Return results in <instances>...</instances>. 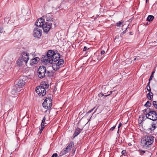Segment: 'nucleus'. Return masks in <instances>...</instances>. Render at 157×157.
<instances>
[{
    "mask_svg": "<svg viewBox=\"0 0 157 157\" xmlns=\"http://www.w3.org/2000/svg\"><path fill=\"white\" fill-rule=\"evenodd\" d=\"M146 117L153 121H157V114L155 111H150L148 113L146 114Z\"/></svg>",
    "mask_w": 157,
    "mask_h": 157,
    "instance_id": "423d86ee",
    "label": "nucleus"
},
{
    "mask_svg": "<svg viewBox=\"0 0 157 157\" xmlns=\"http://www.w3.org/2000/svg\"><path fill=\"white\" fill-rule=\"evenodd\" d=\"M137 59V57H136V58H135L134 59V61H135Z\"/></svg>",
    "mask_w": 157,
    "mask_h": 157,
    "instance_id": "de8ad7c7",
    "label": "nucleus"
},
{
    "mask_svg": "<svg viewBox=\"0 0 157 157\" xmlns=\"http://www.w3.org/2000/svg\"><path fill=\"white\" fill-rule=\"evenodd\" d=\"M45 120H46V118L45 117H44V118H43V119L42 121V122H41V128L40 130V132H39L40 134L41 133L42 131L43 130V129L44 128L45 122Z\"/></svg>",
    "mask_w": 157,
    "mask_h": 157,
    "instance_id": "2eb2a0df",
    "label": "nucleus"
},
{
    "mask_svg": "<svg viewBox=\"0 0 157 157\" xmlns=\"http://www.w3.org/2000/svg\"><path fill=\"white\" fill-rule=\"evenodd\" d=\"M68 151L67 150V149H66V148L61 151V153H62L63 155H64L67 153Z\"/></svg>",
    "mask_w": 157,
    "mask_h": 157,
    "instance_id": "bb28decb",
    "label": "nucleus"
},
{
    "mask_svg": "<svg viewBox=\"0 0 157 157\" xmlns=\"http://www.w3.org/2000/svg\"><path fill=\"white\" fill-rule=\"evenodd\" d=\"M122 124L121 123H120L118 126V128H119L121 126V125Z\"/></svg>",
    "mask_w": 157,
    "mask_h": 157,
    "instance_id": "37998d69",
    "label": "nucleus"
},
{
    "mask_svg": "<svg viewBox=\"0 0 157 157\" xmlns=\"http://www.w3.org/2000/svg\"><path fill=\"white\" fill-rule=\"evenodd\" d=\"M64 63V61L62 59H60L58 62L56 64L59 67L60 65H62Z\"/></svg>",
    "mask_w": 157,
    "mask_h": 157,
    "instance_id": "5701e85b",
    "label": "nucleus"
},
{
    "mask_svg": "<svg viewBox=\"0 0 157 157\" xmlns=\"http://www.w3.org/2000/svg\"><path fill=\"white\" fill-rule=\"evenodd\" d=\"M124 23V21H120L117 22L116 23V25L118 27H120L122 25L123 26V24Z\"/></svg>",
    "mask_w": 157,
    "mask_h": 157,
    "instance_id": "b1692460",
    "label": "nucleus"
},
{
    "mask_svg": "<svg viewBox=\"0 0 157 157\" xmlns=\"http://www.w3.org/2000/svg\"><path fill=\"white\" fill-rule=\"evenodd\" d=\"M154 137L153 136H146L141 140V145L145 149H148L154 142Z\"/></svg>",
    "mask_w": 157,
    "mask_h": 157,
    "instance_id": "f257e3e1",
    "label": "nucleus"
},
{
    "mask_svg": "<svg viewBox=\"0 0 157 157\" xmlns=\"http://www.w3.org/2000/svg\"><path fill=\"white\" fill-rule=\"evenodd\" d=\"M82 130L78 128H77L75 130V132L73 135V139L77 136L81 131Z\"/></svg>",
    "mask_w": 157,
    "mask_h": 157,
    "instance_id": "a211bd4d",
    "label": "nucleus"
},
{
    "mask_svg": "<svg viewBox=\"0 0 157 157\" xmlns=\"http://www.w3.org/2000/svg\"><path fill=\"white\" fill-rule=\"evenodd\" d=\"M52 101L50 98H46L42 104L44 108L46 109L45 112H46L47 110L50 109L52 106Z\"/></svg>",
    "mask_w": 157,
    "mask_h": 157,
    "instance_id": "20e7f679",
    "label": "nucleus"
},
{
    "mask_svg": "<svg viewBox=\"0 0 157 157\" xmlns=\"http://www.w3.org/2000/svg\"><path fill=\"white\" fill-rule=\"evenodd\" d=\"M116 127V126H113V127H112L110 129V131H113L115 128Z\"/></svg>",
    "mask_w": 157,
    "mask_h": 157,
    "instance_id": "f704fd0d",
    "label": "nucleus"
},
{
    "mask_svg": "<svg viewBox=\"0 0 157 157\" xmlns=\"http://www.w3.org/2000/svg\"><path fill=\"white\" fill-rule=\"evenodd\" d=\"M149 92V93H151V94H152V93L151 92V88H150V89H148V90H147Z\"/></svg>",
    "mask_w": 157,
    "mask_h": 157,
    "instance_id": "79ce46f5",
    "label": "nucleus"
},
{
    "mask_svg": "<svg viewBox=\"0 0 157 157\" xmlns=\"http://www.w3.org/2000/svg\"><path fill=\"white\" fill-rule=\"evenodd\" d=\"M153 97V94H151V93H148L147 94V97L148 98L149 100H151Z\"/></svg>",
    "mask_w": 157,
    "mask_h": 157,
    "instance_id": "a878e982",
    "label": "nucleus"
},
{
    "mask_svg": "<svg viewBox=\"0 0 157 157\" xmlns=\"http://www.w3.org/2000/svg\"><path fill=\"white\" fill-rule=\"evenodd\" d=\"M128 28H127L126 30L124 31L123 32V33L124 34V33H125L126 32V30Z\"/></svg>",
    "mask_w": 157,
    "mask_h": 157,
    "instance_id": "c03bdc74",
    "label": "nucleus"
},
{
    "mask_svg": "<svg viewBox=\"0 0 157 157\" xmlns=\"http://www.w3.org/2000/svg\"><path fill=\"white\" fill-rule=\"evenodd\" d=\"M27 78V77L25 76H22L21 78L22 82H20V86H22L25 85V81ZM21 80L20 79V81Z\"/></svg>",
    "mask_w": 157,
    "mask_h": 157,
    "instance_id": "f3484780",
    "label": "nucleus"
},
{
    "mask_svg": "<svg viewBox=\"0 0 157 157\" xmlns=\"http://www.w3.org/2000/svg\"><path fill=\"white\" fill-rule=\"evenodd\" d=\"M141 153H144L145 152V151H141Z\"/></svg>",
    "mask_w": 157,
    "mask_h": 157,
    "instance_id": "49530a36",
    "label": "nucleus"
},
{
    "mask_svg": "<svg viewBox=\"0 0 157 157\" xmlns=\"http://www.w3.org/2000/svg\"><path fill=\"white\" fill-rule=\"evenodd\" d=\"M150 83V82H149L148 83L147 85V86L146 88L147 90H148V89H150V86H149Z\"/></svg>",
    "mask_w": 157,
    "mask_h": 157,
    "instance_id": "473e14b6",
    "label": "nucleus"
},
{
    "mask_svg": "<svg viewBox=\"0 0 157 157\" xmlns=\"http://www.w3.org/2000/svg\"><path fill=\"white\" fill-rule=\"evenodd\" d=\"M46 67L44 66H40L38 70V77L42 78L46 76Z\"/></svg>",
    "mask_w": 157,
    "mask_h": 157,
    "instance_id": "39448f33",
    "label": "nucleus"
},
{
    "mask_svg": "<svg viewBox=\"0 0 157 157\" xmlns=\"http://www.w3.org/2000/svg\"><path fill=\"white\" fill-rule=\"evenodd\" d=\"M28 9L25 8L24 7H22L21 8L20 11V15L21 17H24L27 14Z\"/></svg>",
    "mask_w": 157,
    "mask_h": 157,
    "instance_id": "4468645a",
    "label": "nucleus"
},
{
    "mask_svg": "<svg viewBox=\"0 0 157 157\" xmlns=\"http://www.w3.org/2000/svg\"><path fill=\"white\" fill-rule=\"evenodd\" d=\"M58 156V154L57 153H54L53 154L51 157H57Z\"/></svg>",
    "mask_w": 157,
    "mask_h": 157,
    "instance_id": "72a5a7b5",
    "label": "nucleus"
},
{
    "mask_svg": "<svg viewBox=\"0 0 157 157\" xmlns=\"http://www.w3.org/2000/svg\"><path fill=\"white\" fill-rule=\"evenodd\" d=\"M110 94H112V91H110Z\"/></svg>",
    "mask_w": 157,
    "mask_h": 157,
    "instance_id": "3c124183",
    "label": "nucleus"
},
{
    "mask_svg": "<svg viewBox=\"0 0 157 157\" xmlns=\"http://www.w3.org/2000/svg\"><path fill=\"white\" fill-rule=\"evenodd\" d=\"M33 35L35 37H40L41 35V30L38 28L35 29H34Z\"/></svg>",
    "mask_w": 157,
    "mask_h": 157,
    "instance_id": "9b49d317",
    "label": "nucleus"
},
{
    "mask_svg": "<svg viewBox=\"0 0 157 157\" xmlns=\"http://www.w3.org/2000/svg\"><path fill=\"white\" fill-rule=\"evenodd\" d=\"M48 87V85L46 84H41V85L36 87V91L38 94L41 96L44 95L46 93L45 89Z\"/></svg>",
    "mask_w": 157,
    "mask_h": 157,
    "instance_id": "f03ea898",
    "label": "nucleus"
},
{
    "mask_svg": "<svg viewBox=\"0 0 157 157\" xmlns=\"http://www.w3.org/2000/svg\"><path fill=\"white\" fill-rule=\"evenodd\" d=\"M39 59H40L38 57L35 58L31 60L30 64L33 65V64H36L38 63Z\"/></svg>",
    "mask_w": 157,
    "mask_h": 157,
    "instance_id": "dca6fc26",
    "label": "nucleus"
},
{
    "mask_svg": "<svg viewBox=\"0 0 157 157\" xmlns=\"http://www.w3.org/2000/svg\"><path fill=\"white\" fill-rule=\"evenodd\" d=\"M52 24V22L51 23L45 22L42 27L44 32L47 33L50 30Z\"/></svg>",
    "mask_w": 157,
    "mask_h": 157,
    "instance_id": "9d476101",
    "label": "nucleus"
},
{
    "mask_svg": "<svg viewBox=\"0 0 157 157\" xmlns=\"http://www.w3.org/2000/svg\"><path fill=\"white\" fill-rule=\"evenodd\" d=\"M121 153L122 155H124L126 154V151H125L123 150L122 151Z\"/></svg>",
    "mask_w": 157,
    "mask_h": 157,
    "instance_id": "e433bc0d",
    "label": "nucleus"
},
{
    "mask_svg": "<svg viewBox=\"0 0 157 157\" xmlns=\"http://www.w3.org/2000/svg\"><path fill=\"white\" fill-rule=\"evenodd\" d=\"M29 53L25 51L22 52L20 54V65H25L27 66V63L29 58Z\"/></svg>",
    "mask_w": 157,
    "mask_h": 157,
    "instance_id": "7ed1b4c3",
    "label": "nucleus"
},
{
    "mask_svg": "<svg viewBox=\"0 0 157 157\" xmlns=\"http://www.w3.org/2000/svg\"><path fill=\"white\" fill-rule=\"evenodd\" d=\"M89 48H87L85 46L83 49V51H86L87 50H88Z\"/></svg>",
    "mask_w": 157,
    "mask_h": 157,
    "instance_id": "c9c22d12",
    "label": "nucleus"
},
{
    "mask_svg": "<svg viewBox=\"0 0 157 157\" xmlns=\"http://www.w3.org/2000/svg\"><path fill=\"white\" fill-rule=\"evenodd\" d=\"M20 80H17L15 82V87L12 90L11 93L12 94L16 95L17 94V91L18 88H19L20 83L19 81Z\"/></svg>",
    "mask_w": 157,
    "mask_h": 157,
    "instance_id": "6e6552de",
    "label": "nucleus"
},
{
    "mask_svg": "<svg viewBox=\"0 0 157 157\" xmlns=\"http://www.w3.org/2000/svg\"><path fill=\"white\" fill-rule=\"evenodd\" d=\"M45 21L44 18H40L38 19L36 21L35 25L37 27H42L44 24Z\"/></svg>",
    "mask_w": 157,
    "mask_h": 157,
    "instance_id": "f8f14e48",
    "label": "nucleus"
},
{
    "mask_svg": "<svg viewBox=\"0 0 157 157\" xmlns=\"http://www.w3.org/2000/svg\"><path fill=\"white\" fill-rule=\"evenodd\" d=\"M154 17L153 16L150 15H149L147 18V20L149 21H151L154 19Z\"/></svg>",
    "mask_w": 157,
    "mask_h": 157,
    "instance_id": "4be33fe9",
    "label": "nucleus"
},
{
    "mask_svg": "<svg viewBox=\"0 0 157 157\" xmlns=\"http://www.w3.org/2000/svg\"><path fill=\"white\" fill-rule=\"evenodd\" d=\"M95 108V107H94L93 109L90 110H89V111H88V113H91L94 109Z\"/></svg>",
    "mask_w": 157,
    "mask_h": 157,
    "instance_id": "ea45409f",
    "label": "nucleus"
},
{
    "mask_svg": "<svg viewBox=\"0 0 157 157\" xmlns=\"http://www.w3.org/2000/svg\"><path fill=\"white\" fill-rule=\"evenodd\" d=\"M155 71H153L152 72V74L151 75H153L154 74V73H155Z\"/></svg>",
    "mask_w": 157,
    "mask_h": 157,
    "instance_id": "09e8293b",
    "label": "nucleus"
},
{
    "mask_svg": "<svg viewBox=\"0 0 157 157\" xmlns=\"http://www.w3.org/2000/svg\"><path fill=\"white\" fill-rule=\"evenodd\" d=\"M105 52L104 51H102L101 52V55L104 54L105 53Z\"/></svg>",
    "mask_w": 157,
    "mask_h": 157,
    "instance_id": "a19ab883",
    "label": "nucleus"
},
{
    "mask_svg": "<svg viewBox=\"0 0 157 157\" xmlns=\"http://www.w3.org/2000/svg\"><path fill=\"white\" fill-rule=\"evenodd\" d=\"M157 123L153 122L151 124V127L149 129L151 131H153L156 128Z\"/></svg>",
    "mask_w": 157,
    "mask_h": 157,
    "instance_id": "aec40b11",
    "label": "nucleus"
},
{
    "mask_svg": "<svg viewBox=\"0 0 157 157\" xmlns=\"http://www.w3.org/2000/svg\"><path fill=\"white\" fill-rule=\"evenodd\" d=\"M153 77V75H151L150 76L149 79V82H150V81L152 79Z\"/></svg>",
    "mask_w": 157,
    "mask_h": 157,
    "instance_id": "4c0bfd02",
    "label": "nucleus"
},
{
    "mask_svg": "<svg viewBox=\"0 0 157 157\" xmlns=\"http://www.w3.org/2000/svg\"><path fill=\"white\" fill-rule=\"evenodd\" d=\"M74 144L73 142H71L66 147V149H67V150L70 151L71 150L72 147H73Z\"/></svg>",
    "mask_w": 157,
    "mask_h": 157,
    "instance_id": "6ab92c4d",
    "label": "nucleus"
},
{
    "mask_svg": "<svg viewBox=\"0 0 157 157\" xmlns=\"http://www.w3.org/2000/svg\"><path fill=\"white\" fill-rule=\"evenodd\" d=\"M99 95H100V94H99Z\"/></svg>",
    "mask_w": 157,
    "mask_h": 157,
    "instance_id": "603ef678",
    "label": "nucleus"
},
{
    "mask_svg": "<svg viewBox=\"0 0 157 157\" xmlns=\"http://www.w3.org/2000/svg\"><path fill=\"white\" fill-rule=\"evenodd\" d=\"M42 60L46 64H47L48 63L52 64V60H51V57L49 56V55H47L45 56H43Z\"/></svg>",
    "mask_w": 157,
    "mask_h": 157,
    "instance_id": "1a4fd4ad",
    "label": "nucleus"
},
{
    "mask_svg": "<svg viewBox=\"0 0 157 157\" xmlns=\"http://www.w3.org/2000/svg\"><path fill=\"white\" fill-rule=\"evenodd\" d=\"M50 72L49 71H46V75L48 76H50Z\"/></svg>",
    "mask_w": 157,
    "mask_h": 157,
    "instance_id": "2f4dec72",
    "label": "nucleus"
},
{
    "mask_svg": "<svg viewBox=\"0 0 157 157\" xmlns=\"http://www.w3.org/2000/svg\"><path fill=\"white\" fill-rule=\"evenodd\" d=\"M153 104L154 107L157 109V101H153Z\"/></svg>",
    "mask_w": 157,
    "mask_h": 157,
    "instance_id": "c756f323",
    "label": "nucleus"
},
{
    "mask_svg": "<svg viewBox=\"0 0 157 157\" xmlns=\"http://www.w3.org/2000/svg\"><path fill=\"white\" fill-rule=\"evenodd\" d=\"M110 94H108V95H104V94H102V96H105V97H107V96H108L110 95Z\"/></svg>",
    "mask_w": 157,
    "mask_h": 157,
    "instance_id": "a18cd8bd",
    "label": "nucleus"
},
{
    "mask_svg": "<svg viewBox=\"0 0 157 157\" xmlns=\"http://www.w3.org/2000/svg\"><path fill=\"white\" fill-rule=\"evenodd\" d=\"M3 28H0V33H2L3 32Z\"/></svg>",
    "mask_w": 157,
    "mask_h": 157,
    "instance_id": "58836bf2",
    "label": "nucleus"
},
{
    "mask_svg": "<svg viewBox=\"0 0 157 157\" xmlns=\"http://www.w3.org/2000/svg\"><path fill=\"white\" fill-rule=\"evenodd\" d=\"M51 57L52 63L53 61L55 62L59 60L60 58L59 54L58 53H54L53 54H52V56H51Z\"/></svg>",
    "mask_w": 157,
    "mask_h": 157,
    "instance_id": "ddd939ff",
    "label": "nucleus"
},
{
    "mask_svg": "<svg viewBox=\"0 0 157 157\" xmlns=\"http://www.w3.org/2000/svg\"><path fill=\"white\" fill-rule=\"evenodd\" d=\"M55 53L54 51L52 50H49L48 51L47 55H49V56L51 57L52 56V54H53Z\"/></svg>",
    "mask_w": 157,
    "mask_h": 157,
    "instance_id": "393cba45",
    "label": "nucleus"
},
{
    "mask_svg": "<svg viewBox=\"0 0 157 157\" xmlns=\"http://www.w3.org/2000/svg\"><path fill=\"white\" fill-rule=\"evenodd\" d=\"M20 61V58H19L16 61V63L17 64V66H20V62H19V61Z\"/></svg>",
    "mask_w": 157,
    "mask_h": 157,
    "instance_id": "7c9ffc66",
    "label": "nucleus"
},
{
    "mask_svg": "<svg viewBox=\"0 0 157 157\" xmlns=\"http://www.w3.org/2000/svg\"><path fill=\"white\" fill-rule=\"evenodd\" d=\"M117 133H119V129H118L117 131Z\"/></svg>",
    "mask_w": 157,
    "mask_h": 157,
    "instance_id": "8fccbe9b",
    "label": "nucleus"
},
{
    "mask_svg": "<svg viewBox=\"0 0 157 157\" xmlns=\"http://www.w3.org/2000/svg\"><path fill=\"white\" fill-rule=\"evenodd\" d=\"M44 20H46L47 21L46 22L51 23L52 22V24H54L55 22L54 19L52 17V16L49 13H48L42 17Z\"/></svg>",
    "mask_w": 157,
    "mask_h": 157,
    "instance_id": "0eeeda50",
    "label": "nucleus"
},
{
    "mask_svg": "<svg viewBox=\"0 0 157 157\" xmlns=\"http://www.w3.org/2000/svg\"><path fill=\"white\" fill-rule=\"evenodd\" d=\"M52 68L54 70L56 71L59 68V67L56 64H54L52 65Z\"/></svg>",
    "mask_w": 157,
    "mask_h": 157,
    "instance_id": "412c9836",
    "label": "nucleus"
},
{
    "mask_svg": "<svg viewBox=\"0 0 157 157\" xmlns=\"http://www.w3.org/2000/svg\"><path fill=\"white\" fill-rule=\"evenodd\" d=\"M151 103L149 101H147L146 103L145 104L144 106L146 107H147L148 106L150 107L151 106Z\"/></svg>",
    "mask_w": 157,
    "mask_h": 157,
    "instance_id": "c85d7f7f",
    "label": "nucleus"
},
{
    "mask_svg": "<svg viewBox=\"0 0 157 157\" xmlns=\"http://www.w3.org/2000/svg\"><path fill=\"white\" fill-rule=\"evenodd\" d=\"M143 111L144 113H148L149 112H150V111H151V109L149 108L148 109H145L143 110Z\"/></svg>",
    "mask_w": 157,
    "mask_h": 157,
    "instance_id": "cd10ccee",
    "label": "nucleus"
}]
</instances>
